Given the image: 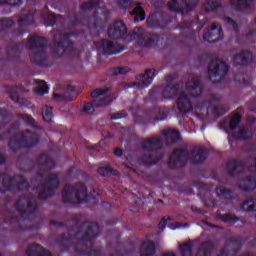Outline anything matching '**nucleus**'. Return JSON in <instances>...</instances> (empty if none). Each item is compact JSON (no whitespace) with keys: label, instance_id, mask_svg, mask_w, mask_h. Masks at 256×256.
<instances>
[{"label":"nucleus","instance_id":"1","mask_svg":"<svg viewBox=\"0 0 256 256\" xmlns=\"http://www.w3.org/2000/svg\"><path fill=\"white\" fill-rule=\"evenodd\" d=\"M37 210V201L30 196H23L16 202L17 212H8L5 216L6 223H12L16 229H27L29 220L25 219V215H29Z\"/></svg>","mask_w":256,"mask_h":256},{"label":"nucleus","instance_id":"2","mask_svg":"<svg viewBox=\"0 0 256 256\" xmlns=\"http://www.w3.org/2000/svg\"><path fill=\"white\" fill-rule=\"evenodd\" d=\"M38 163L41 165L38 177L40 179L43 177L46 178L45 185L39 187V197L40 199H47V197H51L55 193V189H59V177L57 174H52L49 170H46L51 165V160H49L47 155H41Z\"/></svg>","mask_w":256,"mask_h":256},{"label":"nucleus","instance_id":"3","mask_svg":"<svg viewBox=\"0 0 256 256\" xmlns=\"http://www.w3.org/2000/svg\"><path fill=\"white\" fill-rule=\"evenodd\" d=\"M91 97L94 98V101L85 103L82 110L87 115L93 113L95 107H107L115 99L109 87L95 89L92 91Z\"/></svg>","mask_w":256,"mask_h":256},{"label":"nucleus","instance_id":"4","mask_svg":"<svg viewBox=\"0 0 256 256\" xmlns=\"http://www.w3.org/2000/svg\"><path fill=\"white\" fill-rule=\"evenodd\" d=\"M46 45L47 40L43 37L31 36L28 38L26 46L29 49H35V52L30 56L32 63H36V65H45V61H47V52L44 47Z\"/></svg>","mask_w":256,"mask_h":256},{"label":"nucleus","instance_id":"5","mask_svg":"<svg viewBox=\"0 0 256 256\" xmlns=\"http://www.w3.org/2000/svg\"><path fill=\"white\" fill-rule=\"evenodd\" d=\"M64 203H83L87 199V186L83 183L68 184L62 193Z\"/></svg>","mask_w":256,"mask_h":256},{"label":"nucleus","instance_id":"6","mask_svg":"<svg viewBox=\"0 0 256 256\" xmlns=\"http://www.w3.org/2000/svg\"><path fill=\"white\" fill-rule=\"evenodd\" d=\"M39 142V136L33 134L29 131L24 132L21 136L13 135L9 142L8 146L12 151H17L21 147H33Z\"/></svg>","mask_w":256,"mask_h":256},{"label":"nucleus","instance_id":"7","mask_svg":"<svg viewBox=\"0 0 256 256\" xmlns=\"http://www.w3.org/2000/svg\"><path fill=\"white\" fill-rule=\"evenodd\" d=\"M73 51V44L69 41V35L56 31L54 34V43L52 45V53L55 57H63L65 53Z\"/></svg>","mask_w":256,"mask_h":256},{"label":"nucleus","instance_id":"8","mask_svg":"<svg viewBox=\"0 0 256 256\" xmlns=\"http://www.w3.org/2000/svg\"><path fill=\"white\" fill-rule=\"evenodd\" d=\"M16 187L19 190L27 189V181L22 176L11 179L6 174H0V191L5 192Z\"/></svg>","mask_w":256,"mask_h":256},{"label":"nucleus","instance_id":"9","mask_svg":"<svg viewBox=\"0 0 256 256\" xmlns=\"http://www.w3.org/2000/svg\"><path fill=\"white\" fill-rule=\"evenodd\" d=\"M132 34L133 32L127 35V25L121 20L115 21L108 29V37L110 39L117 40L126 38L128 41H132V39H135Z\"/></svg>","mask_w":256,"mask_h":256},{"label":"nucleus","instance_id":"10","mask_svg":"<svg viewBox=\"0 0 256 256\" xmlns=\"http://www.w3.org/2000/svg\"><path fill=\"white\" fill-rule=\"evenodd\" d=\"M130 37L137 39L139 45H142V47H155L159 43V35H145L142 27L135 28L133 33L130 34Z\"/></svg>","mask_w":256,"mask_h":256},{"label":"nucleus","instance_id":"11","mask_svg":"<svg viewBox=\"0 0 256 256\" xmlns=\"http://www.w3.org/2000/svg\"><path fill=\"white\" fill-rule=\"evenodd\" d=\"M84 227L87 229L86 234L83 236L81 234V231L77 232V239H81L82 237V241H90V239H93V237H95V235L99 233V226L97 225V223L85 224Z\"/></svg>","mask_w":256,"mask_h":256},{"label":"nucleus","instance_id":"12","mask_svg":"<svg viewBox=\"0 0 256 256\" xmlns=\"http://www.w3.org/2000/svg\"><path fill=\"white\" fill-rule=\"evenodd\" d=\"M76 97L77 91H75V88L71 85L66 87L63 94L54 93V99H56V101H73Z\"/></svg>","mask_w":256,"mask_h":256},{"label":"nucleus","instance_id":"13","mask_svg":"<svg viewBox=\"0 0 256 256\" xmlns=\"http://www.w3.org/2000/svg\"><path fill=\"white\" fill-rule=\"evenodd\" d=\"M223 37V34L221 32V27L220 26H213L210 30V32L204 34V39L205 41H208V43H215V41H219Z\"/></svg>","mask_w":256,"mask_h":256},{"label":"nucleus","instance_id":"14","mask_svg":"<svg viewBox=\"0 0 256 256\" xmlns=\"http://www.w3.org/2000/svg\"><path fill=\"white\" fill-rule=\"evenodd\" d=\"M154 76H155V70L148 69L141 76V81L138 83H134L132 85H137L138 87H147L148 85H151V83L153 82Z\"/></svg>","mask_w":256,"mask_h":256},{"label":"nucleus","instance_id":"15","mask_svg":"<svg viewBox=\"0 0 256 256\" xmlns=\"http://www.w3.org/2000/svg\"><path fill=\"white\" fill-rule=\"evenodd\" d=\"M28 256H51V252L48 250L43 249L38 244L31 245L27 250Z\"/></svg>","mask_w":256,"mask_h":256},{"label":"nucleus","instance_id":"16","mask_svg":"<svg viewBox=\"0 0 256 256\" xmlns=\"http://www.w3.org/2000/svg\"><path fill=\"white\" fill-rule=\"evenodd\" d=\"M142 147L144 149H147V151H153V149H159V147H161V138L152 137L150 139L144 140L142 143Z\"/></svg>","mask_w":256,"mask_h":256},{"label":"nucleus","instance_id":"17","mask_svg":"<svg viewBox=\"0 0 256 256\" xmlns=\"http://www.w3.org/2000/svg\"><path fill=\"white\" fill-rule=\"evenodd\" d=\"M155 255V243L144 242L140 249V256H154Z\"/></svg>","mask_w":256,"mask_h":256},{"label":"nucleus","instance_id":"18","mask_svg":"<svg viewBox=\"0 0 256 256\" xmlns=\"http://www.w3.org/2000/svg\"><path fill=\"white\" fill-rule=\"evenodd\" d=\"M102 47L106 53H119L122 49L121 46H119L109 40H104L102 42Z\"/></svg>","mask_w":256,"mask_h":256},{"label":"nucleus","instance_id":"19","mask_svg":"<svg viewBox=\"0 0 256 256\" xmlns=\"http://www.w3.org/2000/svg\"><path fill=\"white\" fill-rule=\"evenodd\" d=\"M33 19V13L24 11L18 20L20 27H27V25H31V23H33Z\"/></svg>","mask_w":256,"mask_h":256},{"label":"nucleus","instance_id":"20","mask_svg":"<svg viewBox=\"0 0 256 256\" xmlns=\"http://www.w3.org/2000/svg\"><path fill=\"white\" fill-rule=\"evenodd\" d=\"M130 15L134 17V21H144L145 20V10L143 7L136 6L133 11L130 12Z\"/></svg>","mask_w":256,"mask_h":256},{"label":"nucleus","instance_id":"21","mask_svg":"<svg viewBox=\"0 0 256 256\" xmlns=\"http://www.w3.org/2000/svg\"><path fill=\"white\" fill-rule=\"evenodd\" d=\"M21 49H23V46L19 44L13 45L12 47L8 48V59H17V57L21 55Z\"/></svg>","mask_w":256,"mask_h":256},{"label":"nucleus","instance_id":"22","mask_svg":"<svg viewBox=\"0 0 256 256\" xmlns=\"http://www.w3.org/2000/svg\"><path fill=\"white\" fill-rule=\"evenodd\" d=\"M178 109H180V111L182 113H185L187 111H189V109H191V104L189 103V101L187 100V96L182 95L179 99H178Z\"/></svg>","mask_w":256,"mask_h":256},{"label":"nucleus","instance_id":"23","mask_svg":"<svg viewBox=\"0 0 256 256\" xmlns=\"http://www.w3.org/2000/svg\"><path fill=\"white\" fill-rule=\"evenodd\" d=\"M42 117L46 123H50L51 119H53V108L50 106H44L42 108Z\"/></svg>","mask_w":256,"mask_h":256},{"label":"nucleus","instance_id":"24","mask_svg":"<svg viewBox=\"0 0 256 256\" xmlns=\"http://www.w3.org/2000/svg\"><path fill=\"white\" fill-rule=\"evenodd\" d=\"M147 26L151 29H157L159 27V15L152 14L147 19Z\"/></svg>","mask_w":256,"mask_h":256},{"label":"nucleus","instance_id":"25","mask_svg":"<svg viewBox=\"0 0 256 256\" xmlns=\"http://www.w3.org/2000/svg\"><path fill=\"white\" fill-rule=\"evenodd\" d=\"M143 163H147L148 165H151V163H157L159 161V154L157 153H150L142 156Z\"/></svg>","mask_w":256,"mask_h":256},{"label":"nucleus","instance_id":"26","mask_svg":"<svg viewBox=\"0 0 256 256\" xmlns=\"http://www.w3.org/2000/svg\"><path fill=\"white\" fill-rule=\"evenodd\" d=\"M164 139L173 143V141H177V139H179V132L173 130L164 131Z\"/></svg>","mask_w":256,"mask_h":256},{"label":"nucleus","instance_id":"27","mask_svg":"<svg viewBox=\"0 0 256 256\" xmlns=\"http://www.w3.org/2000/svg\"><path fill=\"white\" fill-rule=\"evenodd\" d=\"M187 3V0H172V2L169 4V8L172 9V11H181V7Z\"/></svg>","mask_w":256,"mask_h":256},{"label":"nucleus","instance_id":"28","mask_svg":"<svg viewBox=\"0 0 256 256\" xmlns=\"http://www.w3.org/2000/svg\"><path fill=\"white\" fill-rule=\"evenodd\" d=\"M98 173L100 175H103V177H109V175H115L113 168H111L110 166H101L98 169Z\"/></svg>","mask_w":256,"mask_h":256},{"label":"nucleus","instance_id":"29","mask_svg":"<svg viewBox=\"0 0 256 256\" xmlns=\"http://www.w3.org/2000/svg\"><path fill=\"white\" fill-rule=\"evenodd\" d=\"M18 119H21L24 123H28V125H35V119L29 114H18Z\"/></svg>","mask_w":256,"mask_h":256},{"label":"nucleus","instance_id":"30","mask_svg":"<svg viewBox=\"0 0 256 256\" xmlns=\"http://www.w3.org/2000/svg\"><path fill=\"white\" fill-rule=\"evenodd\" d=\"M57 19H58V17L55 16V14H53V13H48V14L44 15V21L48 25H55V22L57 21Z\"/></svg>","mask_w":256,"mask_h":256},{"label":"nucleus","instance_id":"31","mask_svg":"<svg viewBox=\"0 0 256 256\" xmlns=\"http://www.w3.org/2000/svg\"><path fill=\"white\" fill-rule=\"evenodd\" d=\"M129 68L127 67H116L112 70V75H127Z\"/></svg>","mask_w":256,"mask_h":256},{"label":"nucleus","instance_id":"32","mask_svg":"<svg viewBox=\"0 0 256 256\" xmlns=\"http://www.w3.org/2000/svg\"><path fill=\"white\" fill-rule=\"evenodd\" d=\"M35 93H37L38 95H45V93H47L48 91V87L47 84H45V82H42L40 85H38L35 88Z\"/></svg>","mask_w":256,"mask_h":256},{"label":"nucleus","instance_id":"33","mask_svg":"<svg viewBox=\"0 0 256 256\" xmlns=\"http://www.w3.org/2000/svg\"><path fill=\"white\" fill-rule=\"evenodd\" d=\"M10 99L14 101L15 103H19V105H23L24 99L19 97V93L17 91H13L10 93Z\"/></svg>","mask_w":256,"mask_h":256},{"label":"nucleus","instance_id":"34","mask_svg":"<svg viewBox=\"0 0 256 256\" xmlns=\"http://www.w3.org/2000/svg\"><path fill=\"white\" fill-rule=\"evenodd\" d=\"M99 5V2L97 0H91L89 2H86L82 5V9L84 11H87V9H95Z\"/></svg>","mask_w":256,"mask_h":256},{"label":"nucleus","instance_id":"35","mask_svg":"<svg viewBox=\"0 0 256 256\" xmlns=\"http://www.w3.org/2000/svg\"><path fill=\"white\" fill-rule=\"evenodd\" d=\"M13 26V20H0V30L3 31L5 29H9V27Z\"/></svg>","mask_w":256,"mask_h":256},{"label":"nucleus","instance_id":"36","mask_svg":"<svg viewBox=\"0 0 256 256\" xmlns=\"http://www.w3.org/2000/svg\"><path fill=\"white\" fill-rule=\"evenodd\" d=\"M239 123H241V115L236 114L233 116V118L230 122L231 129H235V127H237V125H239Z\"/></svg>","mask_w":256,"mask_h":256},{"label":"nucleus","instance_id":"37","mask_svg":"<svg viewBox=\"0 0 256 256\" xmlns=\"http://www.w3.org/2000/svg\"><path fill=\"white\" fill-rule=\"evenodd\" d=\"M180 251L182 256H191V246L189 244H184L181 246Z\"/></svg>","mask_w":256,"mask_h":256},{"label":"nucleus","instance_id":"38","mask_svg":"<svg viewBox=\"0 0 256 256\" xmlns=\"http://www.w3.org/2000/svg\"><path fill=\"white\" fill-rule=\"evenodd\" d=\"M127 117V113L125 112H117L111 115V119L116 121L117 119H123Z\"/></svg>","mask_w":256,"mask_h":256},{"label":"nucleus","instance_id":"39","mask_svg":"<svg viewBox=\"0 0 256 256\" xmlns=\"http://www.w3.org/2000/svg\"><path fill=\"white\" fill-rule=\"evenodd\" d=\"M5 3H9V5H20L21 0H0L1 5Z\"/></svg>","mask_w":256,"mask_h":256},{"label":"nucleus","instance_id":"40","mask_svg":"<svg viewBox=\"0 0 256 256\" xmlns=\"http://www.w3.org/2000/svg\"><path fill=\"white\" fill-rule=\"evenodd\" d=\"M218 69L220 71H223L224 73H227V71L229 70V67L225 63H220L218 66Z\"/></svg>","mask_w":256,"mask_h":256},{"label":"nucleus","instance_id":"41","mask_svg":"<svg viewBox=\"0 0 256 256\" xmlns=\"http://www.w3.org/2000/svg\"><path fill=\"white\" fill-rule=\"evenodd\" d=\"M5 127V116L0 114V129H3Z\"/></svg>","mask_w":256,"mask_h":256},{"label":"nucleus","instance_id":"42","mask_svg":"<svg viewBox=\"0 0 256 256\" xmlns=\"http://www.w3.org/2000/svg\"><path fill=\"white\" fill-rule=\"evenodd\" d=\"M114 155H116V157H121V155H123V151L119 148H116L114 150Z\"/></svg>","mask_w":256,"mask_h":256},{"label":"nucleus","instance_id":"43","mask_svg":"<svg viewBox=\"0 0 256 256\" xmlns=\"http://www.w3.org/2000/svg\"><path fill=\"white\" fill-rule=\"evenodd\" d=\"M251 1V0H232V3H236V5H241V3Z\"/></svg>","mask_w":256,"mask_h":256},{"label":"nucleus","instance_id":"44","mask_svg":"<svg viewBox=\"0 0 256 256\" xmlns=\"http://www.w3.org/2000/svg\"><path fill=\"white\" fill-rule=\"evenodd\" d=\"M1 163H5V156L0 153V165Z\"/></svg>","mask_w":256,"mask_h":256},{"label":"nucleus","instance_id":"45","mask_svg":"<svg viewBox=\"0 0 256 256\" xmlns=\"http://www.w3.org/2000/svg\"><path fill=\"white\" fill-rule=\"evenodd\" d=\"M23 33V31H17L15 32V35H21Z\"/></svg>","mask_w":256,"mask_h":256},{"label":"nucleus","instance_id":"46","mask_svg":"<svg viewBox=\"0 0 256 256\" xmlns=\"http://www.w3.org/2000/svg\"><path fill=\"white\" fill-rule=\"evenodd\" d=\"M209 73L210 75H213V70H211V68L209 69Z\"/></svg>","mask_w":256,"mask_h":256}]
</instances>
